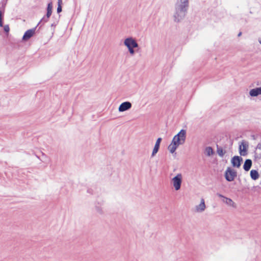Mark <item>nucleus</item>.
Masks as SVG:
<instances>
[{"instance_id": "obj_1", "label": "nucleus", "mask_w": 261, "mask_h": 261, "mask_svg": "<svg viewBox=\"0 0 261 261\" xmlns=\"http://www.w3.org/2000/svg\"><path fill=\"white\" fill-rule=\"evenodd\" d=\"M189 7V0H176L173 14L175 21L179 22L184 19L187 13Z\"/></svg>"}, {"instance_id": "obj_2", "label": "nucleus", "mask_w": 261, "mask_h": 261, "mask_svg": "<svg viewBox=\"0 0 261 261\" xmlns=\"http://www.w3.org/2000/svg\"><path fill=\"white\" fill-rule=\"evenodd\" d=\"M187 132L185 129H181L172 140L171 144L168 147V149L171 153H174L178 147L185 143L186 139Z\"/></svg>"}, {"instance_id": "obj_3", "label": "nucleus", "mask_w": 261, "mask_h": 261, "mask_svg": "<svg viewBox=\"0 0 261 261\" xmlns=\"http://www.w3.org/2000/svg\"><path fill=\"white\" fill-rule=\"evenodd\" d=\"M182 180V175L181 173L177 174L171 179V184L175 191L180 190Z\"/></svg>"}, {"instance_id": "obj_4", "label": "nucleus", "mask_w": 261, "mask_h": 261, "mask_svg": "<svg viewBox=\"0 0 261 261\" xmlns=\"http://www.w3.org/2000/svg\"><path fill=\"white\" fill-rule=\"evenodd\" d=\"M237 175V172L230 167L227 168L225 172V177L228 181H233Z\"/></svg>"}, {"instance_id": "obj_5", "label": "nucleus", "mask_w": 261, "mask_h": 261, "mask_svg": "<svg viewBox=\"0 0 261 261\" xmlns=\"http://www.w3.org/2000/svg\"><path fill=\"white\" fill-rule=\"evenodd\" d=\"M217 195L219 197L221 198L222 202L225 203L228 206H231L233 208L237 207V204L235 203L234 202H233V201L231 199L226 197L220 193H217Z\"/></svg>"}, {"instance_id": "obj_6", "label": "nucleus", "mask_w": 261, "mask_h": 261, "mask_svg": "<svg viewBox=\"0 0 261 261\" xmlns=\"http://www.w3.org/2000/svg\"><path fill=\"white\" fill-rule=\"evenodd\" d=\"M248 143L245 141H242L239 145V153L242 156H246L247 154Z\"/></svg>"}, {"instance_id": "obj_7", "label": "nucleus", "mask_w": 261, "mask_h": 261, "mask_svg": "<svg viewBox=\"0 0 261 261\" xmlns=\"http://www.w3.org/2000/svg\"><path fill=\"white\" fill-rule=\"evenodd\" d=\"M206 205L203 198H201L200 202L199 204L195 205L194 207V211L196 213H202L205 211Z\"/></svg>"}, {"instance_id": "obj_8", "label": "nucleus", "mask_w": 261, "mask_h": 261, "mask_svg": "<svg viewBox=\"0 0 261 261\" xmlns=\"http://www.w3.org/2000/svg\"><path fill=\"white\" fill-rule=\"evenodd\" d=\"M132 103L129 101L122 102L119 107L118 111L122 112L128 110L132 108Z\"/></svg>"}, {"instance_id": "obj_9", "label": "nucleus", "mask_w": 261, "mask_h": 261, "mask_svg": "<svg viewBox=\"0 0 261 261\" xmlns=\"http://www.w3.org/2000/svg\"><path fill=\"white\" fill-rule=\"evenodd\" d=\"M249 95L251 97L261 95V86L250 89L249 92Z\"/></svg>"}, {"instance_id": "obj_10", "label": "nucleus", "mask_w": 261, "mask_h": 261, "mask_svg": "<svg viewBox=\"0 0 261 261\" xmlns=\"http://www.w3.org/2000/svg\"><path fill=\"white\" fill-rule=\"evenodd\" d=\"M242 160L243 159L241 157L234 156L231 159V162L233 167L239 168L241 165V162Z\"/></svg>"}, {"instance_id": "obj_11", "label": "nucleus", "mask_w": 261, "mask_h": 261, "mask_svg": "<svg viewBox=\"0 0 261 261\" xmlns=\"http://www.w3.org/2000/svg\"><path fill=\"white\" fill-rule=\"evenodd\" d=\"M135 40V38H134L132 37H129L126 38H125L124 40V45L127 47V48H130L133 47V44Z\"/></svg>"}, {"instance_id": "obj_12", "label": "nucleus", "mask_w": 261, "mask_h": 261, "mask_svg": "<svg viewBox=\"0 0 261 261\" xmlns=\"http://www.w3.org/2000/svg\"><path fill=\"white\" fill-rule=\"evenodd\" d=\"M35 29H36L35 28L33 29L28 30V31H27L23 35L22 39L23 40H27L29 39L35 34Z\"/></svg>"}, {"instance_id": "obj_13", "label": "nucleus", "mask_w": 261, "mask_h": 261, "mask_svg": "<svg viewBox=\"0 0 261 261\" xmlns=\"http://www.w3.org/2000/svg\"><path fill=\"white\" fill-rule=\"evenodd\" d=\"M161 141H162L161 138H159L157 139V140L155 142V145L154 146L153 149L152 150L151 156H152V157L154 156L156 154V153L158 152Z\"/></svg>"}, {"instance_id": "obj_14", "label": "nucleus", "mask_w": 261, "mask_h": 261, "mask_svg": "<svg viewBox=\"0 0 261 261\" xmlns=\"http://www.w3.org/2000/svg\"><path fill=\"white\" fill-rule=\"evenodd\" d=\"M6 6V3H0V27H2L3 26V15L4 12L5 8Z\"/></svg>"}, {"instance_id": "obj_15", "label": "nucleus", "mask_w": 261, "mask_h": 261, "mask_svg": "<svg viewBox=\"0 0 261 261\" xmlns=\"http://www.w3.org/2000/svg\"><path fill=\"white\" fill-rule=\"evenodd\" d=\"M255 156L257 159H261V143H258L255 148Z\"/></svg>"}, {"instance_id": "obj_16", "label": "nucleus", "mask_w": 261, "mask_h": 261, "mask_svg": "<svg viewBox=\"0 0 261 261\" xmlns=\"http://www.w3.org/2000/svg\"><path fill=\"white\" fill-rule=\"evenodd\" d=\"M252 166V161L250 159H247L245 161L244 164L243 165L244 169L247 171L250 170L251 167Z\"/></svg>"}, {"instance_id": "obj_17", "label": "nucleus", "mask_w": 261, "mask_h": 261, "mask_svg": "<svg viewBox=\"0 0 261 261\" xmlns=\"http://www.w3.org/2000/svg\"><path fill=\"white\" fill-rule=\"evenodd\" d=\"M204 154L206 156H210L214 154V151L211 147L208 146L206 147L204 149Z\"/></svg>"}, {"instance_id": "obj_18", "label": "nucleus", "mask_w": 261, "mask_h": 261, "mask_svg": "<svg viewBox=\"0 0 261 261\" xmlns=\"http://www.w3.org/2000/svg\"><path fill=\"white\" fill-rule=\"evenodd\" d=\"M250 176L253 180H256L259 177V174L255 170H251L250 171Z\"/></svg>"}, {"instance_id": "obj_19", "label": "nucleus", "mask_w": 261, "mask_h": 261, "mask_svg": "<svg viewBox=\"0 0 261 261\" xmlns=\"http://www.w3.org/2000/svg\"><path fill=\"white\" fill-rule=\"evenodd\" d=\"M217 151L218 155L221 157H222L225 153V152L223 151V149L221 147L218 148Z\"/></svg>"}, {"instance_id": "obj_20", "label": "nucleus", "mask_w": 261, "mask_h": 261, "mask_svg": "<svg viewBox=\"0 0 261 261\" xmlns=\"http://www.w3.org/2000/svg\"><path fill=\"white\" fill-rule=\"evenodd\" d=\"M48 19H49V18H47V17H46V16H44V17L41 19V20L39 21V23H38V25L39 24L41 23L42 22H43V23H45V22H47V21H48Z\"/></svg>"}, {"instance_id": "obj_21", "label": "nucleus", "mask_w": 261, "mask_h": 261, "mask_svg": "<svg viewBox=\"0 0 261 261\" xmlns=\"http://www.w3.org/2000/svg\"><path fill=\"white\" fill-rule=\"evenodd\" d=\"M127 48L128 49V50L130 55H134L135 54V50L133 47H130V48L129 47V48Z\"/></svg>"}, {"instance_id": "obj_22", "label": "nucleus", "mask_w": 261, "mask_h": 261, "mask_svg": "<svg viewBox=\"0 0 261 261\" xmlns=\"http://www.w3.org/2000/svg\"><path fill=\"white\" fill-rule=\"evenodd\" d=\"M61 4L62 3H58V8L57 11L58 13H60L62 11Z\"/></svg>"}, {"instance_id": "obj_23", "label": "nucleus", "mask_w": 261, "mask_h": 261, "mask_svg": "<svg viewBox=\"0 0 261 261\" xmlns=\"http://www.w3.org/2000/svg\"><path fill=\"white\" fill-rule=\"evenodd\" d=\"M4 31L6 33H9V31H10V29H9V25L7 24V25H5L4 26Z\"/></svg>"}, {"instance_id": "obj_24", "label": "nucleus", "mask_w": 261, "mask_h": 261, "mask_svg": "<svg viewBox=\"0 0 261 261\" xmlns=\"http://www.w3.org/2000/svg\"><path fill=\"white\" fill-rule=\"evenodd\" d=\"M53 9V5L51 3H49L47 7V11H52Z\"/></svg>"}, {"instance_id": "obj_25", "label": "nucleus", "mask_w": 261, "mask_h": 261, "mask_svg": "<svg viewBox=\"0 0 261 261\" xmlns=\"http://www.w3.org/2000/svg\"><path fill=\"white\" fill-rule=\"evenodd\" d=\"M138 47H139V44L137 42V41L136 40V39H135L134 44H133V48L135 49V48H138Z\"/></svg>"}, {"instance_id": "obj_26", "label": "nucleus", "mask_w": 261, "mask_h": 261, "mask_svg": "<svg viewBox=\"0 0 261 261\" xmlns=\"http://www.w3.org/2000/svg\"><path fill=\"white\" fill-rule=\"evenodd\" d=\"M52 13V11H47L46 15L45 16L47 17V18H49L51 16Z\"/></svg>"}, {"instance_id": "obj_27", "label": "nucleus", "mask_w": 261, "mask_h": 261, "mask_svg": "<svg viewBox=\"0 0 261 261\" xmlns=\"http://www.w3.org/2000/svg\"><path fill=\"white\" fill-rule=\"evenodd\" d=\"M52 13V11H47L46 15L45 16L47 17V18H49L51 16Z\"/></svg>"}, {"instance_id": "obj_28", "label": "nucleus", "mask_w": 261, "mask_h": 261, "mask_svg": "<svg viewBox=\"0 0 261 261\" xmlns=\"http://www.w3.org/2000/svg\"><path fill=\"white\" fill-rule=\"evenodd\" d=\"M56 23H52L51 25V27H56Z\"/></svg>"}, {"instance_id": "obj_29", "label": "nucleus", "mask_w": 261, "mask_h": 261, "mask_svg": "<svg viewBox=\"0 0 261 261\" xmlns=\"http://www.w3.org/2000/svg\"><path fill=\"white\" fill-rule=\"evenodd\" d=\"M58 3H62V0H58Z\"/></svg>"}, {"instance_id": "obj_30", "label": "nucleus", "mask_w": 261, "mask_h": 261, "mask_svg": "<svg viewBox=\"0 0 261 261\" xmlns=\"http://www.w3.org/2000/svg\"><path fill=\"white\" fill-rule=\"evenodd\" d=\"M258 41L260 43V44H261V39H259Z\"/></svg>"}, {"instance_id": "obj_31", "label": "nucleus", "mask_w": 261, "mask_h": 261, "mask_svg": "<svg viewBox=\"0 0 261 261\" xmlns=\"http://www.w3.org/2000/svg\"><path fill=\"white\" fill-rule=\"evenodd\" d=\"M241 35V33L240 32L239 34H238V36H240Z\"/></svg>"}, {"instance_id": "obj_32", "label": "nucleus", "mask_w": 261, "mask_h": 261, "mask_svg": "<svg viewBox=\"0 0 261 261\" xmlns=\"http://www.w3.org/2000/svg\"><path fill=\"white\" fill-rule=\"evenodd\" d=\"M256 85H257V86H258L259 85V84L258 82H257V83H256Z\"/></svg>"}]
</instances>
